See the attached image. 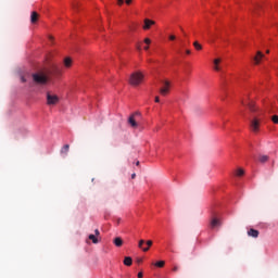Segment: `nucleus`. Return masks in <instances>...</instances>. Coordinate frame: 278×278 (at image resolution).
<instances>
[{"label": "nucleus", "instance_id": "nucleus-41", "mask_svg": "<svg viewBox=\"0 0 278 278\" xmlns=\"http://www.w3.org/2000/svg\"><path fill=\"white\" fill-rule=\"evenodd\" d=\"M49 38H50V40H53V37L50 36Z\"/></svg>", "mask_w": 278, "mask_h": 278}, {"label": "nucleus", "instance_id": "nucleus-34", "mask_svg": "<svg viewBox=\"0 0 278 278\" xmlns=\"http://www.w3.org/2000/svg\"><path fill=\"white\" fill-rule=\"evenodd\" d=\"M175 36L174 35H172V36H169V40H175Z\"/></svg>", "mask_w": 278, "mask_h": 278}, {"label": "nucleus", "instance_id": "nucleus-37", "mask_svg": "<svg viewBox=\"0 0 278 278\" xmlns=\"http://www.w3.org/2000/svg\"><path fill=\"white\" fill-rule=\"evenodd\" d=\"M143 49L144 51H149V46H146Z\"/></svg>", "mask_w": 278, "mask_h": 278}, {"label": "nucleus", "instance_id": "nucleus-38", "mask_svg": "<svg viewBox=\"0 0 278 278\" xmlns=\"http://www.w3.org/2000/svg\"><path fill=\"white\" fill-rule=\"evenodd\" d=\"M131 179H136V174H131Z\"/></svg>", "mask_w": 278, "mask_h": 278}, {"label": "nucleus", "instance_id": "nucleus-40", "mask_svg": "<svg viewBox=\"0 0 278 278\" xmlns=\"http://www.w3.org/2000/svg\"><path fill=\"white\" fill-rule=\"evenodd\" d=\"M137 49H138V51H141L142 48H140V46H137Z\"/></svg>", "mask_w": 278, "mask_h": 278}, {"label": "nucleus", "instance_id": "nucleus-18", "mask_svg": "<svg viewBox=\"0 0 278 278\" xmlns=\"http://www.w3.org/2000/svg\"><path fill=\"white\" fill-rule=\"evenodd\" d=\"M258 161L261 164H266L268 162V155H260Z\"/></svg>", "mask_w": 278, "mask_h": 278}, {"label": "nucleus", "instance_id": "nucleus-31", "mask_svg": "<svg viewBox=\"0 0 278 278\" xmlns=\"http://www.w3.org/2000/svg\"><path fill=\"white\" fill-rule=\"evenodd\" d=\"M154 101H155V103H160V97L156 96Z\"/></svg>", "mask_w": 278, "mask_h": 278}, {"label": "nucleus", "instance_id": "nucleus-22", "mask_svg": "<svg viewBox=\"0 0 278 278\" xmlns=\"http://www.w3.org/2000/svg\"><path fill=\"white\" fill-rule=\"evenodd\" d=\"M166 263L164 262V261H159V262H156L155 264H154V266H156L157 268H164V265H165Z\"/></svg>", "mask_w": 278, "mask_h": 278}, {"label": "nucleus", "instance_id": "nucleus-25", "mask_svg": "<svg viewBox=\"0 0 278 278\" xmlns=\"http://www.w3.org/2000/svg\"><path fill=\"white\" fill-rule=\"evenodd\" d=\"M143 244H144V240H142V239H141V240L139 241V244H138L139 249H141V250H142V249H143V248H142V247H143Z\"/></svg>", "mask_w": 278, "mask_h": 278}, {"label": "nucleus", "instance_id": "nucleus-2", "mask_svg": "<svg viewBox=\"0 0 278 278\" xmlns=\"http://www.w3.org/2000/svg\"><path fill=\"white\" fill-rule=\"evenodd\" d=\"M33 79L35 84L45 85L47 81H49V77L42 73H35L33 74Z\"/></svg>", "mask_w": 278, "mask_h": 278}, {"label": "nucleus", "instance_id": "nucleus-16", "mask_svg": "<svg viewBox=\"0 0 278 278\" xmlns=\"http://www.w3.org/2000/svg\"><path fill=\"white\" fill-rule=\"evenodd\" d=\"M71 149V146H68V144H65V146H63V148L61 149V153L63 154V155H68V150Z\"/></svg>", "mask_w": 278, "mask_h": 278}, {"label": "nucleus", "instance_id": "nucleus-3", "mask_svg": "<svg viewBox=\"0 0 278 278\" xmlns=\"http://www.w3.org/2000/svg\"><path fill=\"white\" fill-rule=\"evenodd\" d=\"M163 86L160 88L159 92L162 97H166L170 92V81L162 80Z\"/></svg>", "mask_w": 278, "mask_h": 278}, {"label": "nucleus", "instance_id": "nucleus-30", "mask_svg": "<svg viewBox=\"0 0 278 278\" xmlns=\"http://www.w3.org/2000/svg\"><path fill=\"white\" fill-rule=\"evenodd\" d=\"M178 270H179V267L178 266H174L173 271L177 273Z\"/></svg>", "mask_w": 278, "mask_h": 278}, {"label": "nucleus", "instance_id": "nucleus-9", "mask_svg": "<svg viewBox=\"0 0 278 278\" xmlns=\"http://www.w3.org/2000/svg\"><path fill=\"white\" fill-rule=\"evenodd\" d=\"M264 58V53L262 51H257L256 55L253 58L254 64H260L262 62V59Z\"/></svg>", "mask_w": 278, "mask_h": 278}, {"label": "nucleus", "instance_id": "nucleus-5", "mask_svg": "<svg viewBox=\"0 0 278 278\" xmlns=\"http://www.w3.org/2000/svg\"><path fill=\"white\" fill-rule=\"evenodd\" d=\"M60 98L51 92L47 93V104L48 105H58Z\"/></svg>", "mask_w": 278, "mask_h": 278}, {"label": "nucleus", "instance_id": "nucleus-27", "mask_svg": "<svg viewBox=\"0 0 278 278\" xmlns=\"http://www.w3.org/2000/svg\"><path fill=\"white\" fill-rule=\"evenodd\" d=\"M147 247H149V248L153 247V241L148 240V241H147Z\"/></svg>", "mask_w": 278, "mask_h": 278}, {"label": "nucleus", "instance_id": "nucleus-20", "mask_svg": "<svg viewBox=\"0 0 278 278\" xmlns=\"http://www.w3.org/2000/svg\"><path fill=\"white\" fill-rule=\"evenodd\" d=\"M123 3H126L127 5H131V0H117L118 5H123Z\"/></svg>", "mask_w": 278, "mask_h": 278}, {"label": "nucleus", "instance_id": "nucleus-10", "mask_svg": "<svg viewBox=\"0 0 278 278\" xmlns=\"http://www.w3.org/2000/svg\"><path fill=\"white\" fill-rule=\"evenodd\" d=\"M248 236H250L251 238H258L260 231H258V230H255V229H253V228H251V229L248 231Z\"/></svg>", "mask_w": 278, "mask_h": 278}, {"label": "nucleus", "instance_id": "nucleus-21", "mask_svg": "<svg viewBox=\"0 0 278 278\" xmlns=\"http://www.w3.org/2000/svg\"><path fill=\"white\" fill-rule=\"evenodd\" d=\"M193 47L197 51H201V49H203V46H201V43H199V41H194Z\"/></svg>", "mask_w": 278, "mask_h": 278}, {"label": "nucleus", "instance_id": "nucleus-35", "mask_svg": "<svg viewBox=\"0 0 278 278\" xmlns=\"http://www.w3.org/2000/svg\"><path fill=\"white\" fill-rule=\"evenodd\" d=\"M187 55H190L192 52L190 50H186Z\"/></svg>", "mask_w": 278, "mask_h": 278}, {"label": "nucleus", "instance_id": "nucleus-1", "mask_svg": "<svg viewBox=\"0 0 278 278\" xmlns=\"http://www.w3.org/2000/svg\"><path fill=\"white\" fill-rule=\"evenodd\" d=\"M144 81V74L141 72H135L130 75L129 84L130 86H140Z\"/></svg>", "mask_w": 278, "mask_h": 278}, {"label": "nucleus", "instance_id": "nucleus-4", "mask_svg": "<svg viewBox=\"0 0 278 278\" xmlns=\"http://www.w3.org/2000/svg\"><path fill=\"white\" fill-rule=\"evenodd\" d=\"M250 129L254 134L260 131V118H257V116H254L252 119H250Z\"/></svg>", "mask_w": 278, "mask_h": 278}, {"label": "nucleus", "instance_id": "nucleus-6", "mask_svg": "<svg viewBox=\"0 0 278 278\" xmlns=\"http://www.w3.org/2000/svg\"><path fill=\"white\" fill-rule=\"evenodd\" d=\"M136 116H138V112L134 113L132 115L129 116L128 118V124L132 129H136L138 127V122H136Z\"/></svg>", "mask_w": 278, "mask_h": 278}, {"label": "nucleus", "instance_id": "nucleus-8", "mask_svg": "<svg viewBox=\"0 0 278 278\" xmlns=\"http://www.w3.org/2000/svg\"><path fill=\"white\" fill-rule=\"evenodd\" d=\"M143 23H144V25H143V29H144V30L151 29V26H152V25H155V21L149 20V18H146V20L143 21Z\"/></svg>", "mask_w": 278, "mask_h": 278}, {"label": "nucleus", "instance_id": "nucleus-28", "mask_svg": "<svg viewBox=\"0 0 278 278\" xmlns=\"http://www.w3.org/2000/svg\"><path fill=\"white\" fill-rule=\"evenodd\" d=\"M143 42H144L146 45H151V39L146 38V39L143 40Z\"/></svg>", "mask_w": 278, "mask_h": 278}, {"label": "nucleus", "instance_id": "nucleus-13", "mask_svg": "<svg viewBox=\"0 0 278 278\" xmlns=\"http://www.w3.org/2000/svg\"><path fill=\"white\" fill-rule=\"evenodd\" d=\"M219 62H220V59H215V60L213 61L214 71H216L217 73L220 72V66H218Z\"/></svg>", "mask_w": 278, "mask_h": 278}, {"label": "nucleus", "instance_id": "nucleus-15", "mask_svg": "<svg viewBox=\"0 0 278 278\" xmlns=\"http://www.w3.org/2000/svg\"><path fill=\"white\" fill-rule=\"evenodd\" d=\"M113 243L115 247H123V239L121 237H117L113 240Z\"/></svg>", "mask_w": 278, "mask_h": 278}, {"label": "nucleus", "instance_id": "nucleus-14", "mask_svg": "<svg viewBox=\"0 0 278 278\" xmlns=\"http://www.w3.org/2000/svg\"><path fill=\"white\" fill-rule=\"evenodd\" d=\"M131 264H134V260H131V256H126L124 258V265L125 266H131Z\"/></svg>", "mask_w": 278, "mask_h": 278}, {"label": "nucleus", "instance_id": "nucleus-23", "mask_svg": "<svg viewBox=\"0 0 278 278\" xmlns=\"http://www.w3.org/2000/svg\"><path fill=\"white\" fill-rule=\"evenodd\" d=\"M244 175V169L239 168L237 169V177H242Z\"/></svg>", "mask_w": 278, "mask_h": 278}, {"label": "nucleus", "instance_id": "nucleus-29", "mask_svg": "<svg viewBox=\"0 0 278 278\" xmlns=\"http://www.w3.org/2000/svg\"><path fill=\"white\" fill-rule=\"evenodd\" d=\"M21 81H22V84H25L27 81V79L24 76H22Z\"/></svg>", "mask_w": 278, "mask_h": 278}, {"label": "nucleus", "instance_id": "nucleus-7", "mask_svg": "<svg viewBox=\"0 0 278 278\" xmlns=\"http://www.w3.org/2000/svg\"><path fill=\"white\" fill-rule=\"evenodd\" d=\"M38 18H40V15L38 14V12L33 11V12L30 13V23H31L33 25H36V23H38Z\"/></svg>", "mask_w": 278, "mask_h": 278}, {"label": "nucleus", "instance_id": "nucleus-36", "mask_svg": "<svg viewBox=\"0 0 278 278\" xmlns=\"http://www.w3.org/2000/svg\"><path fill=\"white\" fill-rule=\"evenodd\" d=\"M143 277V275H142V273L140 271L139 274H138V278H142Z\"/></svg>", "mask_w": 278, "mask_h": 278}, {"label": "nucleus", "instance_id": "nucleus-17", "mask_svg": "<svg viewBox=\"0 0 278 278\" xmlns=\"http://www.w3.org/2000/svg\"><path fill=\"white\" fill-rule=\"evenodd\" d=\"M248 108H249L250 112H252V114L257 112V109H255V103H253V102H249Z\"/></svg>", "mask_w": 278, "mask_h": 278}, {"label": "nucleus", "instance_id": "nucleus-19", "mask_svg": "<svg viewBox=\"0 0 278 278\" xmlns=\"http://www.w3.org/2000/svg\"><path fill=\"white\" fill-rule=\"evenodd\" d=\"M89 240H91L93 244H99V239H97L96 235H89Z\"/></svg>", "mask_w": 278, "mask_h": 278}, {"label": "nucleus", "instance_id": "nucleus-26", "mask_svg": "<svg viewBox=\"0 0 278 278\" xmlns=\"http://www.w3.org/2000/svg\"><path fill=\"white\" fill-rule=\"evenodd\" d=\"M52 73H58L60 74V68L58 66H54L53 70H52Z\"/></svg>", "mask_w": 278, "mask_h": 278}, {"label": "nucleus", "instance_id": "nucleus-43", "mask_svg": "<svg viewBox=\"0 0 278 278\" xmlns=\"http://www.w3.org/2000/svg\"><path fill=\"white\" fill-rule=\"evenodd\" d=\"M266 53H270V51H269V50H267V51H266Z\"/></svg>", "mask_w": 278, "mask_h": 278}, {"label": "nucleus", "instance_id": "nucleus-33", "mask_svg": "<svg viewBox=\"0 0 278 278\" xmlns=\"http://www.w3.org/2000/svg\"><path fill=\"white\" fill-rule=\"evenodd\" d=\"M149 247H146V248H142V251L144 252V253H147V251H149Z\"/></svg>", "mask_w": 278, "mask_h": 278}, {"label": "nucleus", "instance_id": "nucleus-39", "mask_svg": "<svg viewBox=\"0 0 278 278\" xmlns=\"http://www.w3.org/2000/svg\"><path fill=\"white\" fill-rule=\"evenodd\" d=\"M136 166H140V161H137Z\"/></svg>", "mask_w": 278, "mask_h": 278}, {"label": "nucleus", "instance_id": "nucleus-32", "mask_svg": "<svg viewBox=\"0 0 278 278\" xmlns=\"http://www.w3.org/2000/svg\"><path fill=\"white\" fill-rule=\"evenodd\" d=\"M94 233H96L94 236H100L101 232L99 231V229H96Z\"/></svg>", "mask_w": 278, "mask_h": 278}, {"label": "nucleus", "instance_id": "nucleus-42", "mask_svg": "<svg viewBox=\"0 0 278 278\" xmlns=\"http://www.w3.org/2000/svg\"><path fill=\"white\" fill-rule=\"evenodd\" d=\"M140 262H142V260H138V263L140 264Z\"/></svg>", "mask_w": 278, "mask_h": 278}, {"label": "nucleus", "instance_id": "nucleus-12", "mask_svg": "<svg viewBox=\"0 0 278 278\" xmlns=\"http://www.w3.org/2000/svg\"><path fill=\"white\" fill-rule=\"evenodd\" d=\"M212 229H216V227H220V220L218 218H213L211 222Z\"/></svg>", "mask_w": 278, "mask_h": 278}, {"label": "nucleus", "instance_id": "nucleus-11", "mask_svg": "<svg viewBox=\"0 0 278 278\" xmlns=\"http://www.w3.org/2000/svg\"><path fill=\"white\" fill-rule=\"evenodd\" d=\"M63 63L65 68H71V66H73V60L68 56L64 59Z\"/></svg>", "mask_w": 278, "mask_h": 278}, {"label": "nucleus", "instance_id": "nucleus-24", "mask_svg": "<svg viewBox=\"0 0 278 278\" xmlns=\"http://www.w3.org/2000/svg\"><path fill=\"white\" fill-rule=\"evenodd\" d=\"M271 121H273V123H275V125H277V124H278V116H277V115H274V116L271 117Z\"/></svg>", "mask_w": 278, "mask_h": 278}]
</instances>
